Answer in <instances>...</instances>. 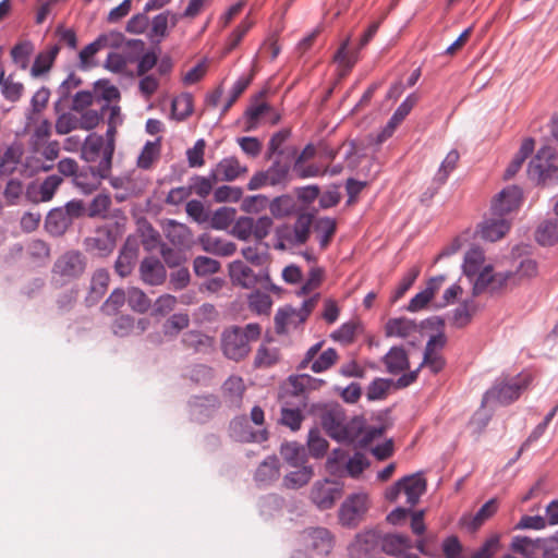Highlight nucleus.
Segmentation results:
<instances>
[{"instance_id":"nucleus-1","label":"nucleus","mask_w":558,"mask_h":558,"mask_svg":"<svg viewBox=\"0 0 558 558\" xmlns=\"http://www.w3.org/2000/svg\"><path fill=\"white\" fill-rule=\"evenodd\" d=\"M533 380L530 374H518L510 376L502 374L496 378L493 386L485 391L482 398V407L488 402H496L500 405H510L517 401L522 392L529 388Z\"/></svg>"},{"instance_id":"nucleus-2","label":"nucleus","mask_w":558,"mask_h":558,"mask_svg":"<svg viewBox=\"0 0 558 558\" xmlns=\"http://www.w3.org/2000/svg\"><path fill=\"white\" fill-rule=\"evenodd\" d=\"M558 156L554 147L542 146L527 165V174L536 185L554 186L558 184Z\"/></svg>"},{"instance_id":"nucleus-3","label":"nucleus","mask_w":558,"mask_h":558,"mask_svg":"<svg viewBox=\"0 0 558 558\" xmlns=\"http://www.w3.org/2000/svg\"><path fill=\"white\" fill-rule=\"evenodd\" d=\"M368 496L364 493L350 494L340 505L338 521L341 526L355 529L368 511Z\"/></svg>"},{"instance_id":"nucleus-4","label":"nucleus","mask_w":558,"mask_h":558,"mask_svg":"<svg viewBox=\"0 0 558 558\" xmlns=\"http://www.w3.org/2000/svg\"><path fill=\"white\" fill-rule=\"evenodd\" d=\"M186 405L191 421L206 424L216 416L221 408V400L215 393L193 395Z\"/></svg>"},{"instance_id":"nucleus-5","label":"nucleus","mask_w":558,"mask_h":558,"mask_svg":"<svg viewBox=\"0 0 558 558\" xmlns=\"http://www.w3.org/2000/svg\"><path fill=\"white\" fill-rule=\"evenodd\" d=\"M524 194L522 187L517 184L505 186L496 194L490 203V215L502 216L517 211L522 206Z\"/></svg>"},{"instance_id":"nucleus-6","label":"nucleus","mask_w":558,"mask_h":558,"mask_svg":"<svg viewBox=\"0 0 558 558\" xmlns=\"http://www.w3.org/2000/svg\"><path fill=\"white\" fill-rule=\"evenodd\" d=\"M344 483L325 478L314 484L311 490V499L320 510L331 509L336 500L343 494Z\"/></svg>"},{"instance_id":"nucleus-7","label":"nucleus","mask_w":558,"mask_h":558,"mask_svg":"<svg viewBox=\"0 0 558 558\" xmlns=\"http://www.w3.org/2000/svg\"><path fill=\"white\" fill-rule=\"evenodd\" d=\"M418 97L412 93L410 94L395 110L387 124L376 135L369 134V143L381 145L389 137L392 136L397 126L410 114L413 107L416 105Z\"/></svg>"},{"instance_id":"nucleus-8","label":"nucleus","mask_w":558,"mask_h":558,"mask_svg":"<svg viewBox=\"0 0 558 558\" xmlns=\"http://www.w3.org/2000/svg\"><path fill=\"white\" fill-rule=\"evenodd\" d=\"M319 298V293L314 294L313 296L305 299L302 302V306L299 311H296L292 305L287 304L283 307L278 308L274 322H275V331L277 335L287 333V325L288 319L292 315L299 316V322L301 324L305 323L313 310L316 306L317 300Z\"/></svg>"},{"instance_id":"nucleus-9","label":"nucleus","mask_w":558,"mask_h":558,"mask_svg":"<svg viewBox=\"0 0 558 558\" xmlns=\"http://www.w3.org/2000/svg\"><path fill=\"white\" fill-rule=\"evenodd\" d=\"M221 349L226 357L236 362L247 356L251 350L245 336L241 335V327L239 326L223 330L221 335Z\"/></svg>"},{"instance_id":"nucleus-10","label":"nucleus","mask_w":558,"mask_h":558,"mask_svg":"<svg viewBox=\"0 0 558 558\" xmlns=\"http://www.w3.org/2000/svg\"><path fill=\"white\" fill-rule=\"evenodd\" d=\"M86 264V257L80 251H68L54 262L52 272L68 279H78Z\"/></svg>"},{"instance_id":"nucleus-11","label":"nucleus","mask_w":558,"mask_h":558,"mask_svg":"<svg viewBox=\"0 0 558 558\" xmlns=\"http://www.w3.org/2000/svg\"><path fill=\"white\" fill-rule=\"evenodd\" d=\"M95 234L83 240L84 250L87 253L96 252V256L99 258L110 256L117 246L111 231L107 230V227L99 226L95 229Z\"/></svg>"},{"instance_id":"nucleus-12","label":"nucleus","mask_w":558,"mask_h":558,"mask_svg":"<svg viewBox=\"0 0 558 558\" xmlns=\"http://www.w3.org/2000/svg\"><path fill=\"white\" fill-rule=\"evenodd\" d=\"M315 408L323 409L320 424L326 434L337 441L342 423L345 421V410L338 402L328 405L327 403L315 404Z\"/></svg>"},{"instance_id":"nucleus-13","label":"nucleus","mask_w":558,"mask_h":558,"mask_svg":"<svg viewBox=\"0 0 558 558\" xmlns=\"http://www.w3.org/2000/svg\"><path fill=\"white\" fill-rule=\"evenodd\" d=\"M512 222L502 216L484 217L477 227L475 233L484 241L496 242L502 239L511 229Z\"/></svg>"},{"instance_id":"nucleus-14","label":"nucleus","mask_w":558,"mask_h":558,"mask_svg":"<svg viewBox=\"0 0 558 558\" xmlns=\"http://www.w3.org/2000/svg\"><path fill=\"white\" fill-rule=\"evenodd\" d=\"M380 542L381 536L374 530L357 533L354 541L348 546L349 558H367Z\"/></svg>"},{"instance_id":"nucleus-15","label":"nucleus","mask_w":558,"mask_h":558,"mask_svg":"<svg viewBox=\"0 0 558 558\" xmlns=\"http://www.w3.org/2000/svg\"><path fill=\"white\" fill-rule=\"evenodd\" d=\"M140 277L148 286H160L167 279L163 264L155 256L144 257L140 264Z\"/></svg>"},{"instance_id":"nucleus-16","label":"nucleus","mask_w":558,"mask_h":558,"mask_svg":"<svg viewBox=\"0 0 558 558\" xmlns=\"http://www.w3.org/2000/svg\"><path fill=\"white\" fill-rule=\"evenodd\" d=\"M333 535L326 527H312L306 531V546L317 555L327 556L333 547Z\"/></svg>"},{"instance_id":"nucleus-17","label":"nucleus","mask_w":558,"mask_h":558,"mask_svg":"<svg viewBox=\"0 0 558 558\" xmlns=\"http://www.w3.org/2000/svg\"><path fill=\"white\" fill-rule=\"evenodd\" d=\"M499 501L497 498L488 499L476 511L473 517L463 515L460 519V524L465 526L470 532H476L487 520H489L497 512Z\"/></svg>"},{"instance_id":"nucleus-18","label":"nucleus","mask_w":558,"mask_h":558,"mask_svg":"<svg viewBox=\"0 0 558 558\" xmlns=\"http://www.w3.org/2000/svg\"><path fill=\"white\" fill-rule=\"evenodd\" d=\"M381 361L389 374L397 375L410 369L409 355L402 345L391 347Z\"/></svg>"},{"instance_id":"nucleus-19","label":"nucleus","mask_w":558,"mask_h":558,"mask_svg":"<svg viewBox=\"0 0 558 558\" xmlns=\"http://www.w3.org/2000/svg\"><path fill=\"white\" fill-rule=\"evenodd\" d=\"M136 233L138 238H141V243L143 244L144 250L147 252H151L163 244L160 233L144 216L136 219Z\"/></svg>"},{"instance_id":"nucleus-20","label":"nucleus","mask_w":558,"mask_h":558,"mask_svg":"<svg viewBox=\"0 0 558 558\" xmlns=\"http://www.w3.org/2000/svg\"><path fill=\"white\" fill-rule=\"evenodd\" d=\"M181 343L193 353H206L214 345V338L201 330H189L182 335Z\"/></svg>"},{"instance_id":"nucleus-21","label":"nucleus","mask_w":558,"mask_h":558,"mask_svg":"<svg viewBox=\"0 0 558 558\" xmlns=\"http://www.w3.org/2000/svg\"><path fill=\"white\" fill-rule=\"evenodd\" d=\"M381 550L389 556L398 557L405 549L413 547L411 538L405 534L387 533L381 536Z\"/></svg>"},{"instance_id":"nucleus-22","label":"nucleus","mask_w":558,"mask_h":558,"mask_svg":"<svg viewBox=\"0 0 558 558\" xmlns=\"http://www.w3.org/2000/svg\"><path fill=\"white\" fill-rule=\"evenodd\" d=\"M60 52V46L54 44L48 49L40 51L34 60L31 68V75L33 77H39L47 74L54 64V61Z\"/></svg>"},{"instance_id":"nucleus-23","label":"nucleus","mask_w":558,"mask_h":558,"mask_svg":"<svg viewBox=\"0 0 558 558\" xmlns=\"http://www.w3.org/2000/svg\"><path fill=\"white\" fill-rule=\"evenodd\" d=\"M71 226L63 207L52 208L46 216L45 228L51 235H63Z\"/></svg>"},{"instance_id":"nucleus-24","label":"nucleus","mask_w":558,"mask_h":558,"mask_svg":"<svg viewBox=\"0 0 558 558\" xmlns=\"http://www.w3.org/2000/svg\"><path fill=\"white\" fill-rule=\"evenodd\" d=\"M534 146L535 141L533 137H525L523 140L519 150L514 154L512 160L509 162L505 170V180H509L518 173L526 158L533 154Z\"/></svg>"},{"instance_id":"nucleus-25","label":"nucleus","mask_w":558,"mask_h":558,"mask_svg":"<svg viewBox=\"0 0 558 558\" xmlns=\"http://www.w3.org/2000/svg\"><path fill=\"white\" fill-rule=\"evenodd\" d=\"M534 239L541 246H554L558 243V219L550 218L542 221L535 232Z\"/></svg>"},{"instance_id":"nucleus-26","label":"nucleus","mask_w":558,"mask_h":558,"mask_svg":"<svg viewBox=\"0 0 558 558\" xmlns=\"http://www.w3.org/2000/svg\"><path fill=\"white\" fill-rule=\"evenodd\" d=\"M280 454L290 466L295 469L307 461L306 450L298 441H283L280 446Z\"/></svg>"},{"instance_id":"nucleus-27","label":"nucleus","mask_w":558,"mask_h":558,"mask_svg":"<svg viewBox=\"0 0 558 558\" xmlns=\"http://www.w3.org/2000/svg\"><path fill=\"white\" fill-rule=\"evenodd\" d=\"M163 233L168 241L174 246H184L191 236V229L174 219H168L163 226Z\"/></svg>"},{"instance_id":"nucleus-28","label":"nucleus","mask_w":558,"mask_h":558,"mask_svg":"<svg viewBox=\"0 0 558 558\" xmlns=\"http://www.w3.org/2000/svg\"><path fill=\"white\" fill-rule=\"evenodd\" d=\"M485 262V253L483 248L478 245L471 246L463 259L462 264V272L463 275L472 280L475 275L478 272V270L482 268V265Z\"/></svg>"},{"instance_id":"nucleus-29","label":"nucleus","mask_w":558,"mask_h":558,"mask_svg":"<svg viewBox=\"0 0 558 558\" xmlns=\"http://www.w3.org/2000/svg\"><path fill=\"white\" fill-rule=\"evenodd\" d=\"M417 328L418 326L414 319L401 316L388 319L385 325V333L387 337L407 338Z\"/></svg>"},{"instance_id":"nucleus-30","label":"nucleus","mask_w":558,"mask_h":558,"mask_svg":"<svg viewBox=\"0 0 558 558\" xmlns=\"http://www.w3.org/2000/svg\"><path fill=\"white\" fill-rule=\"evenodd\" d=\"M109 281L110 276L108 270L105 268H99L93 274L89 294L86 298V302H90L89 305H94L105 295Z\"/></svg>"},{"instance_id":"nucleus-31","label":"nucleus","mask_w":558,"mask_h":558,"mask_svg":"<svg viewBox=\"0 0 558 558\" xmlns=\"http://www.w3.org/2000/svg\"><path fill=\"white\" fill-rule=\"evenodd\" d=\"M269 210L274 218L281 219L298 214L299 207L293 196L290 194H282L275 197L268 205Z\"/></svg>"},{"instance_id":"nucleus-32","label":"nucleus","mask_w":558,"mask_h":558,"mask_svg":"<svg viewBox=\"0 0 558 558\" xmlns=\"http://www.w3.org/2000/svg\"><path fill=\"white\" fill-rule=\"evenodd\" d=\"M363 430H365L364 415H354L349 422L345 423L344 421L342 423V428L340 429L337 441L351 444L360 435H363Z\"/></svg>"},{"instance_id":"nucleus-33","label":"nucleus","mask_w":558,"mask_h":558,"mask_svg":"<svg viewBox=\"0 0 558 558\" xmlns=\"http://www.w3.org/2000/svg\"><path fill=\"white\" fill-rule=\"evenodd\" d=\"M194 111V99L191 93L184 92L171 101V117L177 121L186 120Z\"/></svg>"},{"instance_id":"nucleus-34","label":"nucleus","mask_w":558,"mask_h":558,"mask_svg":"<svg viewBox=\"0 0 558 558\" xmlns=\"http://www.w3.org/2000/svg\"><path fill=\"white\" fill-rule=\"evenodd\" d=\"M95 99L105 104L110 105L112 101H119L121 99V93L119 88L111 84L108 78H99L93 84Z\"/></svg>"},{"instance_id":"nucleus-35","label":"nucleus","mask_w":558,"mask_h":558,"mask_svg":"<svg viewBox=\"0 0 558 558\" xmlns=\"http://www.w3.org/2000/svg\"><path fill=\"white\" fill-rule=\"evenodd\" d=\"M112 199L111 195L108 191L101 192L97 194L89 203L87 208V217L88 218H101L106 219L108 217V211L111 207Z\"/></svg>"},{"instance_id":"nucleus-36","label":"nucleus","mask_w":558,"mask_h":558,"mask_svg":"<svg viewBox=\"0 0 558 558\" xmlns=\"http://www.w3.org/2000/svg\"><path fill=\"white\" fill-rule=\"evenodd\" d=\"M228 272L232 284L243 288L244 282H251L256 277L254 270L242 260L236 259L228 265Z\"/></svg>"},{"instance_id":"nucleus-37","label":"nucleus","mask_w":558,"mask_h":558,"mask_svg":"<svg viewBox=\"0 0 558 558\" xmlns=\"http://www.w3.org/2000/svg\"><path fill=\"white\" fill-rule=\"evenodd\" d=\"M161 137H157L154 142L147 141L137 157L136 165L138 168L148 170L155 160L160 156Z\"/></svg>"},{"instance_id":"nucleus-38","label":"nucleus","mask_w":558,"mask_h":558,"mask_svg":"<svg viewBox=\"0 0 558 558\" xmlns=\"http://www.w3.org/2000/svg\"><path fill=\"white\" fill-rule=\"evenodd\" d=\"M272 299L266 292L258 289L247 295L248 308L257 315H269L272 307Z\"/></svg>"},{"instance_id":"nucleus-39","label":"nucleus","mask_w":558,"mask_h":558,"mask_svg":"<svg viewBox=\"0 0 558 558\" xmlns=\"http://www.w3.org/2000/svg\"><path fill=\"white\" fill-rule=\"evenodd\" d=\"M296 215V220L293 223V244L303 245L311 238V228L313 226V216L312 215Z\"/></svg>"},{"instance_id":"nucleus-40","label":"nucleus","mask_w":558,"mask_h":558,"mask_svg":"<svg viewBox=\"0 0 558 558\" xmlns=\"http://www.w3.org/2000/svg\"><path fill=\"white\" fill-rule=\"evenodd\" d=\"M393 387L392 378H374L366 387V399L369 402L385 400L390 388Z\"/></svg>"},{"instance_id":"nucleus-41","label":"nucleus","mask_w":558,"mask_h":558,"mask_svg":"<svg viewBox=\"0 0 558 558\" xmlns=\"http://www.w3.org/2000/svg\"><path fill=\"white\" fill-rule=\"evenodd\" d=\"M105 145L102 135L89 134L82 146L81 158L87 162H94L101 149L104 150Z\"/></svg>"},{"instance_id":"nucleus-42","label":"nucleus","mask_w":558,"mask_h":558,"mask_svg":"<svg viewBox=\"0 0 558 558\" xmlns=\"http://www.w3.org/2000/svg\"><path fill=\"white\" fill-rule=\"evenodd\" d=\"M280 463L276 454L268 456L258 465L255 472V480L257 482H269L279 476Z\"/></svg>"},{"instance_id":"nucleus-43","label":"nucleus","mask_w":558,"mask_h":558,"mask_svg":"<svg viewBox=\"0 0 558 558\" xmlns=\"http://www.w3.org/2000/svg\"><path fill=\"white\" fill-rule=\"evenodd\" d=\"M328 448L329 442L320 435L319 428L312 427L307 436L308 453L315 459H322L327 453Z\"/></svg>"},{"instance_id":"nucleus-44","label":"nucleus","mask_w":558,"mask_h":558,"mask_svg":"<svg viewBox=\"0 0 558 558\" xmlns=\"http://www.w3.org/2000/svg\"><path fill=\"white\" fill-rule=\"evenodd\" d=\"M421 272V267L418 265H414L402 276L398 287L392 292L390 296V303L395 304L400 299L404 296V294L411 289L416 279L418 278Z\"/></svg>"},{"instance_id":"nucleus-45","label":"nucleus","mask_w":558,"mask_h":558,"mask_svg":"<svg viewBox=\"0 0 558 558\" xmlns=\"http://www.w3.org/2000/svg\"><path fill=\"white\" fill-rule=\"evenodd\" d=\"M271 110L268 102H255L246 108L244 111L245 118V132L254 131L259 122V119Z\"/></svg>"},{"instance_id":"nucleus-46","label":"nucleus","mask_w":558,"mask_h":558,"mask_svg":"<svg viewBox=\"0 0 558 558\" xmlns=\"http://www.w3.org/2000/svg\"><path fill=\"white\" fill-rule=\"evenodd\" d=\"M290 136L291 129L289 128H283L274 133L268 142L265 159L270 160L275 155L286 157L287 154L286 150L282 149V145L290 138Z\"/></svg>"},{"instance_id":"nucleus-47","label":"nucleus","mask_w":558,"mask_h":558,"mask_svg":"<svg viewBox=\"0 0 558 558\" xmlns=\"http://www.w3.org/2000/svg\"><path fill=\"white\" fill-rule=\"evenodd\" d=\"M369 465L371 461L367 457L363 452L355 451L344 463V475L359 478Z\"/></svg>"},{"instance_id":"nucleus-48","label":"nucleus","mask_w":558,"mask_h":558,"mask_svg":"<svg viewBox=\"0 0 558 558\" xmlns=\"http://www.w3.org/2000/svg\"><path fill=\"white\" fill-rule=\"evenodd\" d=\"M190 325V317L186 313H174L162 325V332L166 337H177L180 331L187 328Z\"/></svg>"},{"instance_id":"nucleus-49","label":"nucleus","mask_w":558,"mask_h":558,"mask_svg":"<svg viewBox=\"0 0 558 558\" xmlns=\"http://www.w3.org/2000/svg\"><path fill=\"white\" fill-rule=\"evenodd\" d=\"M217 168L223 173L221 180L227 182H232L242 173L247 172V167H241L239 159L234 156L221 159L217 165Z\"/></svg>"},{"instance_id":"nucleus-50","label":"nucleus","mask_w":558,"mask_h":558,"mask_svg":"<svg viewBox=\"0 0 558 558\" xmlns=\"http://www.w3.org/2000/svg\"><path fill=\"white\" fill-rule=\"evenodd\" d=\"M128 303L133 312L144 314L151 307V302L147 294L137 287L128 289Z\"/></svg>"},{"instance_id":"nucleus-51","label":"nucleus","mask_w":558,"mask_h":558,"mask_svg":"<svg viewBox=\"0 0 558 558\" xmlns=\"http://www.w3.org/2000/svg\"><path fill=\"white\" fill-rule=\"evenodd\" d=\"M125 301H128V292L125 293L122 288H116L104 302L100 310L107 316L117 315Z\"/></svg>"},{"instance_id":"nucleus-52","label":"nucleus","mask_w":558,"mask_h":558,"mask_svg":"<svg viewBox=\"0 0 558 558\" xmlns=\"http://www.w3.org/2000/svg\"><path fill=\"white\" fill-rule=\"evenodd\" d=\"M305 418L301 408H281V417L279 418V423L283 426L289 427L292 432H298L302 423Z\"/></svg>"},{"instance_id":"nucleus-53","label":"nucleus","mask_w":558,"mask_h":558,"mask_svg":"<svg viewBox=\"0 0 558 558\" xmlns=\"http://www.w3.org/2000/svg\"><path fill=\"white\" fill-rule=\"evenodd\" d=\"M129 62H136V74L143 76L153 70L158 63V56L153 50H145L140 56H128Z\"/></svg>"},{"instance_id":"nucleus-54","label":"nucleus","mask_w":558,"mask_h":558,"mask_svg":"<svg viewBox=\"0 0 558 558\" xmlns=\"http://www.w3.org/2000/svg\"><path fill=\"white\" fill-rule=\"evenodd\" d=\"M114 149L104 148L102 157L98 163V166H87L88 171L94 178H98L99 180H105L109 178L112 160H113Z\"/></svg>"},{"instance_id":"nucleus-55","label":"nucleus","mask_w":558,"mask_h":558,"mask_svg":"<svg viewBox=\"0 0 558 558\" xmlns=\"http://www.w3.org/2000/svg\"><path fill=\"white\" fill-rule=\"evenodd\" d=\"M347 458L345 450L341 448L333 449L326 461V471L333 476H344V461Z\"/></svg>"},{"instance_id":"nucleus-56","label":"nucleus","mask_w":558,"mask_h":558,"mask_svg":"<svg viewBox=\"0 0 558 558\" xmlns=\"http://www.w3.org/2000/svg\"><path fill=\"white\" fill-rule=\"evenodd\" d=\"M254 73L251 72V74H248L247 76H241L235 81L230 90V96L221 109V116L226 114L229 111V109L233 106V104L238 100V98L246 90V88L251 85Z\"/></svg>"},{"instance_id":"nucleus-57","label":"nucleus","mask_w":558,"mask_h":558,"mask_svg":"<svg viewBox=\"0 0 558 558\" xmlns=\"http://www.w3.org/2000/svg\"><path fill=\"white\" fill-rule=\"evenodd\" d=\"M460 155L457 149H451L442 162L435 175V181L439 184H445L449 178V174L457 168Z\"/></svg>"},{"instance_id":"nucleus-58","label":"nucleus","mask_w":558,"mask_h":558,"mask_svg":"<svg viewBox=\"0 0 558 558\" xmlns=\"http://www.w3.org/2000/svg\"><path fill=\"white\" fill-rule=\"evenodd\" d=\"M231 436L238 441L250 442V436L252 428L248 424V420L245 415H239L231 420L229 424Z\"/></svg>"},{"instance_id":"nucleus-59","label":"nucleus","mask_w":558,"mask_h":558,"mask_svg":"<svg viewBox=\"0 0 558 558\" xmlns=\"http://www.w3.org/2000/svg\"><path fill=\"white\" fill-rule=\"evenodd\" d=\"M339 355L335 348H328L311 364L312 372L319 374L331 368L338 361Z\"/></svg>"},{"instance_id":"nucleus-60","label":"nucleus","mask_w":558,"mask_h":558,"mask_svg":"<svg viewBox=\"0 0 558 558\" xmlns=\"http://www.w3.org/2000/svg\"><path fill=\"white\" fill-rule=\"evenodd\" d=\"M236 210L233 207L218 208L210 220V227L215 230H226L235 218Z\"/></svg>"},{"instance_id":"nucleus-61","label":"nucleus","mask_w":558,"mask_h":558,"mask_svg":"<svg viewBox=\"0 0 558 558\" xmlns=\"http://www.w3.org/2000/svg\"><path fill=\"white\" fill-rule=\"evenodd\" d=\"M220 268V262L208 256H197L193 260V269L198 277L216 274Z\"/></svg>"},{"instance_id":"nucleus-62","label":"nucleus","mask_w":558,"mask_h":558,"mask_svg":"<svg viewBox=\"0 0 558 558\" xmlns=\"http://www.w3.org/2000/svg\"><path fill=\"white\" fill-rule=\"evenodd\" d=\"M252 27V23L247 22L246 20H243L229 35L225 48H223V56L229 54L231 51H233L242 41L246 33Z\"/></svg>"},{"instance_id":"nucleus-63","label":"nucleus","mask_w":558,"mask_h":558,"mask_svg":"<svg viewBox=\"0 0 558 558\" xmlns=\"http://www.w3.org/2000/svg\"><path fill=\"white\" fill-rule=\"evenodd\" d=\"M34 46L32 41L24 40L14 45L11 49V57L20 68L25 70L29 63V56L33 53Z\"/></svg>"},{"instance_id":"nucleus-64","label":"nucleus","mask_w":558,"mask_h":558,"mask_svg":"<svg viewBox=\"0 0 558 558\" xmlns=\"http://www.w3.org/2000/svg\"><path fill=\"white\" fill-rule=\"evenodd\" d=\"M500 547V535L494 533L485 539L470 558H493Z\"/></svg>"}]
</instances>
